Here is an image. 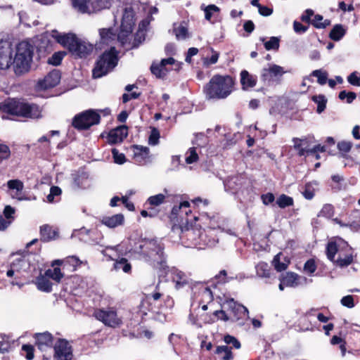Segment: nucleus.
Masks as SVG:
<instances>
[{"mask_svg":"<svg viewBox=\"0 0 360 360\" xmlns=\"http://www.w3.org/2000/svg\"><path fill=\"white\" fill-rule=\"evenodd\" d=\"M198 222L194 221L188 226H183L184 229L175 233L179 236L182 245L186 248L198 249L213 246L217 240L214 236L210 235V230L202 229Z\"/></svg>","mask_w":360,"mask_h":360,"instance_id":"nucleus-1","label":"nucleus"},{"mask_svg":"<svg viewBox=\"0 0 360 360\" xmlns=\"http://www.w3.org/2000/svg\"><path fill=\"white\" fill-rule=\"evenodd\" d=\"M139 252L146 257L153 268L160 271V276H165L169 271L164 255V245L158 239L142 240L139 246Z\"/></svg>","mask_w":360,"mask_h":360,"instance_id":"nucleus-2","label":"nucleus"},{"mask_svg":"<svg viewBox=\"0 0 360 360\" xmlns=\"http://www.w3.org/2000/svg\"><path fill=\"white\" fill-rule=\"evenodd\" d=\"M235 81L229 75H214L204 86L203 92L208 100L224 99L233 91Z\"/></svg>","mask_w":360,"mask_h":360,"instance_id":"nucleus-3","label":"nucleus"},{"mask_svg":"<svg viewBox=\"0 0 360 360\" xmlns=\"http://www.w3.org/2000/svg\"><path fill=\"white\" fill-rule=\"evenodd\" d=\"M172 223V232L174 233L184 229L194 221H199L198 217L194 216L191 208V204H179L174 205L169 216Z\"/></svg>","mask_w":360,"mask_h":360,"instance_id":"nucleus-4","label":"nucleus"},{"mask_svg":"<svg viewBox=\"0 0 360 360\" xmlns=\"http://www.w3.org/2000/svg\"><path fill=\"white\" fill-rule=\"evenodd\" d=\"M4 112L30 119H39L42 117V109L34 103H27L17 100L9 101L2 105Z\"/></svg>","mask_w":360,"mask_h":360,"instance_id":"nucleus-5","label":"nucleus"},{"mask_svg":"<svg viewBox=\"0 0 360 360\" xmlns=\"http://www.w3.org/2000/svg\"><path fill=\"white\" fill-rule=\"evenodd\" d=\"M32 54V46L28 42L22 41L18 44L13 60V69L16 75H20L30 70Z\"/></svg>","mask_w":360,"mask_h":360,"instance_id":"nucleus-6","label":"nucleus"},{"mask_svg":"<svg viewBox=\"0 0 360 360\" xmlns=\"http://www.w3.org/2000/svg\"><path fill=\"white\" fill-rule=\"evenodd\" d=\"M57 40L67 47L73 55L80 58L85 57L93 50V46L91 44L78 39L74 34L60 35Z\"/></svg>","mask_w":360,"mask_h":360,"instance_id":"nucleus-7","label":"nucleus"},{"mask_svg":"<svg viewBox=\"0 0 360 360\" xmlns=\"http://www.w3.org/2000/svg\"><path fill=\"white\" fill-rule=\"evenodd\" d=\"M134 17V13L133 9L131 8H126L122 19L120 31L117 34L118 41L126 49H131L136 46V45L131 46L129 41L135 23Z\"/></svg>","mask_w":360,"mask_h":360,"instance_id":"nucleus-8","label":"nucleus"},{"mask_svg":"<svg viewBox=\"0 0 360 360\" xmlns=\"http://www.w3.org/2000/svg\"><path fill=\"white\" fill-rule=\"evenodd\" d=\"M117 58L115 47H111L109 51H105L100 57L96 63V66L93 70V76L99 78L106 75L117 65Z\"/></svg>","mask_w":360,"mask_h":360,"instance_id":"nucleus-9","label":"nucleus"},{"mask_svg":"<svg viewBox=\"0 0 360 360\" xmlns=\"http://www.w3.org/2000/svg\"><path fill=\"white\" fill-rule=\"evenodd\" d=\"M219 303L221 307L226 304L228 309L231 311L233 314L232 321H238L240 320H245L249 317V311L246 307L236 301L229 295L223 294L222 296L217 297Z\"/></svg>","mask_w":360,"mask_h":360,"instance_id":"nucleus-10","label":"nucleus"},{"mask_svg":"<svg viewBox=\"0 0 360 360\" xmlns=\"http://www.w3.org/2000/svg\"><path fill=\"white\" fill-rule=\"evenodd\" d=\"M93 316L104 325L111 328L120 327L122 323V317L117 315V310L114 307L106 309H96Z\"/></svg>","mask_w":360,"mask_h":360,"instance_id":"nucleus-11","label":"nucleus"},{"mask_svg":"<svg viewBox=\"0 0 360 360\" xmlns=\"http://www.w3.org/2000/svg\"><path fill=\"white\" fill-rule=\"evenodd\" d=\"M100 115L94 110H86L77 115L72 120V126L77 129H87L99 123Z\"/></svg>","mask_w":360,"mask_h":360,"instance_id":"nucleus-12","label":"nucleus"},{"mask_svg":"<svg viewBox=\"0 0 360 360\" xmlns=\"http://www.w3.org/2000/svg\"><path fill=\"white\" fill-rule=\"evenodd\" d=\"M164 297L165 295L161 291L159 285H157L155 290L153 292L146 295V298L141 301L140 304L141 310H143L144 314H146L145 310H148L152 312H157L155 310V307H153L150 303L151 300L157 302L163 300L169 307H172L174 304L173 299L169 296H167L165 299L164 298Z\"/></svg>","mask_w":360,"mask_h":360,"instance_id":"nucleus-13","label":"nucleus"},{"mask_svg":"<svg viewBox=\"0 0 360 360\" xmlns=\"http://www.w3.org/2000/svg\"><path fill=\"white\" fill-rule=\"evenodd\" d=\"M72 4L82 13H91L109 8L110 0H72Z\"/></svg>","mask_w":360,"mask_h":360,"instance_id":"nucleus-14","label":"nucleus"},{"mask_svg":"<svg viewBox=\"0 0 360 360\" xmlns=\"http://www.w3.org/2000/svg\"><path fill=\"white\" fill-rule=\"evenodd\" d=\"M117 247H107L105 250L102 251L103 255L108 258V260L114 261L113 267L115 270H122L124 273L131 272V265L126 258L120 257L117 252Z\"/></svg>","mask_w":360,"mask_h":360,"instance_id":"nucleus-15","label":"nucleus"},{"mask_svg":"<svg viewBox=\"0 0 360 360\" xmlns=\"http://www.w3.org/2000/svg\"><path fill=\"white\" fill-rule=\"evenodd\" d=\"M53 349L56 360H72L73 358L72 347L65 339L58 338Z\"/></svg>","mask_w":360,"mask_h":360,"instance_id":"nucleus-16","label":"nucleus"},{"mask_svg":"<svg viewBox=\"0 0 360 360\" xmlns=\"http://www.w3.org/2000/svg\"><path fill=\"white\" fill-rule=\"evenodd\" d=\"M8 193L13 198L17 200H32V198L26 197L23 191L24 184L19 179L9 180L7 182Z\"/></svg>","mask_w":360,"mask_h":360,"instance_id":"nucleus-17","label":"nucleus"},{"mask_svg":"<svg viewBox=\"0 0 360 360\" xmlns=\"http://www.w3.org/2000/svg\"><path fill=\"white\" fill-rule=\"evenodd\" d=\"M60 80V73L58 70H53L48 73L44 79H39L37 88L39 90H45L56 86Z\"/></svg>","mask_w":360,"mask_h":360,"instance_id":"nucleus-18","label":"nucleus"},{"mask_svg":"<svg viewBox=\"0 0 360 360\" xmlns=\"http://www.w3.org/2000/svg\"><path fill=\"white\" fill-rule=\"evenodd\" d=\"M175 63L176 60L172 57L162 59L160 63H153L150 66V71L157 78H164L169 72V70L166 66L167 65H174Z\"/></svg>","mask_w":360,"mask_h":360,"instance_id":"nucleus-19","label":"nucleus"},{"mask_svg":"<svg viewBox=\"0 0 360 360\" xmlns=\"http://www.w3.org/2000/svg\"><path fill=\"white\" fill-rule=\"evenodd\" d=\"M199 219L200 221H203V223H206L207 221H209V225L206 230H210V235L215 237L213 233L214 229H219L221 226V217H220L219 214L212 213V214H210L208 212H202Z\"/></svg>","mask_w":360,"mask_h":360,"instance_id":"nucleus-20","label":"nucleus"},{"mask_svg":"<svg viewBox=\"0 0 360 360\" xmlns=\"http://www.w3.org/2000/svg\"><path fill=\"white\" fill-rule=\"evenodd\" d=\"M33 337L35 340V345L40 350L51 347L53 345L54 338L53 335L48 331L35 333Z\"/></svg>","mask_w":360,"mask_h":360,"instance_id":"nucleus-21","label":"nucleus"},{"mask_svg":"<svg viewBox=\"0 0 360 360\" xmlns=\"http://www.w3.org/2000/svg\"><path fill=\"white\" fill-rule=\"evenodd\" d=\"M173 202H188L189 198L186 195H176L174 196L167 195L163 194H158L150 196L148 199V202H162L164 200Z\"/></svg>","mask_w":360,"mask_h":360,"instance_id":"nucleus-22","label":"nucleus"},{"mask_svg":"<svg viewBox=\"0 0 360 360\" xmlns=\"http://www.w3.org/2000/svg\"><path fill=\"white\" fill-rule=\"evenodd\" d=\"M284 73L285 71L282 67L274 64L267 68H264L261 77L264 81H270L281 77Z\"/></svg>","mask_w":360,"mask_h":360,"instance_id":"nucleus-23","label":"nucleus"},{"mask_svg":"<svg viewBox=\"0 0 360 360\" xmlns=\"http://www.w3.org/2000/svg\"><path fill=\"white\" fill-rule=\"evenodd\" d=\"M101 223L110 229H115L124 224V216L122 213L112 216H103L100 220Z\"/></svg>","mask_w":360,"mask_h":360,"instance_id":"nucleus-24","label":"nucleus"},{"mask_svg":"<svg viewBox=\"0 0 360 360\" xmlns=\"http://www.w3.org/2000/svg\"><path fill=\"white\" fill-rule=\"evenodd\" d=\"M13 53L9 46L0 48V69L7 70L13 67Z\"/></svg>","mask_w":360,"mask_h":360,"instance_id":"nucleus-25","label":"nucleus"},{"mask_svg":"<svg viewBox=\"0 0 360 360\" xmlns=\"http://www.w3.org/2000/svg\"><path fill=\"white\" fill-rule=\"evenodd\" d=\"M40 240L43 243L50 242L59 237V232L49 224H44L39 229Z\"/></svg>","mask_w":360,"mask_h":360,"instance_id":"nucleus-26","label":"nucleus"},{"mask_svg":"<svg viewBox=\"0 0 360 360\" xmlns=\"http://www.w3.org/2000/svg\"><path fill=\"white\" fill-rule=\"evenodd\" d=\"M127 134L128 129L127 126L122 125L110 131L108 136L109 141L112 143L122 142L123 139L127 137Z\"/></svg>","mask_w":360,"mask_h":360,"instance_id":"nucleus-27","label":"nucleus"},{"mask_svg":"<svg viewBox=\"0 0 360 360\" xmlns=\"http://www.w3.org/2000/svg\"><path fill=\"white\" fill-rule=\"evenodd\" d=\"M172 280L175 283V288L180 289L189 285L190 280L185 273L178 269L172 271Z\"/></svg>","mask_w":360,"mask_h":360,"instance_id":"nucleus-28","label":"nucleus"},{"mask_svg":"<svg viewBox=\"0 0 360 360\" xmlns=\"http://www.w3.org/2000/svg\"><path fill=\"white\" fill-rule=\"evenodd\" d=\"M214 354L219 360H233L235 358L232 347L228 345L217 346Z\"/></svg>","mask_w":360,"mask_h":360,"instance_id":"nucleus-29","label":"nucleus"},{"mask_svg":"<svg viewBox=\"0 0 360 360\" xmlns=\"http://www.w3.org/2000/svg\"><path fill=\"white\" fill-rule=\"evenodd\" d=\"M101 43L111 45L114 41H117V34H116L112 28H103L99 30Z\"/></svg>","mask_w":360,"mask_h":360,"instance_id":"nucleus-30","label":"nucleus"},{"mask_svg":"<svg viewBox=\"0 0 360 360\" xmlns=\"http://www.w3.org/2000/svg\"><path fill=\"white\" fill-rule=\"evenodd\" d=\"M280 276L285 283V287L296 288L300 284L299 280L300 276L295 272L288 271L285 274H281Z\"/></svg>","mask_w":360,"mask_h":360,"instance_id":"nucleus-31","label":"nucleus"},{"mask_svg":"<svg viewBox=\"0 0 360 360\" xmlns=\"http://www.w3.org/2000/svg\"><path fill=\"white\" fill-rule=\"evenodd\" d=\"M207 314L205 315V319H204V322L205 323H213L219 320L224 321L225 322L229 321L231 318L227 315L225 311L223 309L216 310L213 312L212 316H210L208 319H207Z\"/></svg>","mask_w":360,"mask_h":360,"instance_id":"nucleus-32","label":"nucleus"},{"mask_svg":"<svg viewBox=\"0 0 360 360\" xmlns=\"http://www.w3.org/2000/svg\"><path fill=\"white\" fill-rule=\"evenodd\" d=\"M35 283L38 290L42 292H50L52 291L53 284L46 275L42 276L40 274V275L37 277Z\"/></svg>","mask_w":360,"mask_h":360,"instance_id":"nucleus-33","label":"nucleus"},{"mask_svg":"<svg viewBox=\"0 0 360 360\" xmlns=\"http://www.w3.org/2000/svg\"><path fill=\"white\" fill-rule=\"evenodd\" d=\"M240 83L243 89L254 87L256 85V77L250 75L246 70H243L240 72Z\"/></svg>","mask_w":360,"mask_h":360,"instance_id":"nucleus-34","label":"nucleus"},{"mask_svg":"<svg viewBox=\"0 0 360 360\" xmlns=\"http://www.w3.org/2000/svg\"><path fill=\"white\" fill-rule=\"evenodd\" d=\"M237 278V277H229L226 270H221L214 277L212 278V285L216 286L217 284H224L231 280Z\"/></svg>","mask_w":360,"mask_h":360,"instance_id":"nucleus-35","label":"nucleus"},{"mask_svg":"<svg viewBox=\"0 0 360 360\" xmlns=\"http://www.w3.org/2000/svg\"><path fill=\"white\" fill-rule=\"evenodd\" d=\"M338 252V245L335 241H329L326 248L327 258L332 262H335V257Z\"/></svg>","mask_w":360,"mask_h":360,"instance_id":"nucleus-36","label":"nucleus"},{"mask_svg":"<svg viewBox=\"0 0 360 360\" xmlns=\"http://www.w3.org/2000/svg\"><path fill=\"white\" fill-rule=\"evenodd\" d=\"M150 206L146 210L141 211V214L143 217H154L159 214L160 205L161 204H149Z\"/></svg>","mask_w":360,"mask_h":360,"instance_id":"nucleus-37","label":"nucleus"},{"mask_svg":"<svg viewBox=\"0 0 360 360\" xmlns=\"http://www.w3.org/2000/svg\"><path fill=\"white\" fill-rule=\"evenodd\" d=\"M257 275L262 278H269L271 275V269L266 262H259L256 266Z\"/></svg>","mask_w":360,"mask_h":360,"instance_id":"nucleus-38","label":"nucleus"},{"mask_svg":"<svg viewBox=\"0 0 360 360\" xmlns=\"http://www.w3.org/2000/svg\"><path fill=\"white\" fill-rule=\"evenodd\" d=\"M45 275L57 283H60L61 279L64 277V274L61 272L59 267H55L53 269H49L46 270Z\"/></svg>","mask_w":360,"mask_h":360,"instance_id":"nucleus-39","label":"nucleus"},{"mask_svg":"<svg viewBox=\"0 0 360 360\" xmlns=\"http://www.w3.org/2000/svg\"><path fill=\"white\" fill-rule=\"evenodd\" d=\"M345 30L342 25H335L329 34V37L334 41H339L345 34Z\"/></svg>","mask_w":360,"mask_h":360,"instance_id":"nucleus-40","label":"nucleus"},{"mask_svg":"<svg viewBox=\"0 0 360 360\" xmlns=\"http://www.w3.org/2000/svg\"><path fill=\"white\" fill-rule=\"evenodd\" d=\"M82 264V262L76 256H69L64 259V267L70 266L72 267V271H76Z\"/></svg>","mask_w":360,"mask_h":360,"instance_id":"nucleus-41","label":"nucleus"},{"mask_svg":"<svg viewBox=\"0 0 360 360\" xmlns=\"http://www.w3.org/2000/svg\"><path fill=\"white\" fill-rule=\"evenodd\" d=\"M224 342L226 343L225 345H228L232 349H238L241 347L240 341L234 336L231 335H225L223 338Z\"/></svg>","mask_w":360,"mask_h":360,"instance_id":"nucleus-42","label":"nucleus"},{"mask_svg":"<svg viewBox=\"0 0 360 360\" xmlns=\"http://www.w3.org/2000/svg\"><path fill=\"white\" fill-rule=\"evenodd\" d=\"M354 256L352 253L346 255L343 258L339 257L335 262L340 267H347L353 263Z\"/></svg>","mask_w":360,"mask_h":360,"instance_id":"nucleus-43","label":"nucleus"},{"mask_svg":"<svg viewBox=\"0 0 360 360\" xmlns=\"http://www.w3.org/2000/svg\"><path fill=\"white\" fill-rule=\"evenodd\" d=\"M21 350L27 360H32L34 358V347L30 344H24L22 345Z\"/></svg>","mask_w":360,"mask_h":360,"instance_id":"nucleus-44","label":"nucleus"},{"mask_svg":"<svg viewBox=\"0 0 360 360\" xmlns=\"http://www.w3.org/2000/svg\"><path fill=\"white\" fill-rule=\"evenodd\" d=\"M312 100L317 104V112L321 113L325 110L327 102L325 96L323 95L314 96Z\"/></svg>","mask_w":360,"mask_h":360,"instance_id":"nucleus-45","label":"nucleus"},{"mask_svg":"<svg viewBox=\"0 0 360 360\" xmlns=\"http://www.w3.org/2000/svg\"><path fill=\"white\" fill-rule=\"evenodd\" d=\"M311 75L317 77L318 82L321 85H323L326 83L328 79V73L326 71L321 70H316L311 72Z\"/></svg>","mask_w":360,"mask_h":360,"instance_id":"nucleus-46","label":"nucleus"},{"mask_svg":"<svg viewBox=\"0 0 360 360\" xmlns=\"http://www.w3.org/2000/svg\"><path fill=\"white\" fill-rule=\"evenodd\" d=\"M317 269V265L314 259H308L304 265V271L309 275L313 274Z\"/></svg>","mask_w":360,"mask_h":360,"instance_id":"nucleus-47","label":"nucleus"},{"mask_svg":"<svg viewBox=\"0 0 360 360\" xmlns=\"http://www.w3.org/2000/svg\"><path fill=\"white\" fill-rule=\"evenodd\" d=\"M65 55V53L63 51L56 52L48 59V63L53 65H58L60 64Z\"/></svg>","mask_w":360,"mask_h":360,"instance_id":"nucleus-48","label":"nucleus"},{"mask_svg":"<svg viewBox=\"0 0 360 360\" xmlns=\"http://www.w3.org/2000/svg\"><path fill=\"white\" fill-rule=\"evenodd\" d=\"M272 264L274 266V269L278 272H281L285 271L288 268V264H285L280 261V254L276 255L273 259Z\"/></svg>","mask_w":360,"mask_h":360,"instance_id":"nucleus-49","label":"nucleus"},{"mask_svg":"<svg viewBox=\"0 0 360 360\" xmlns=\"http://www.w3.org/2000/svg\"><path fill=\"white\" fill-rule=\"evenodd\" d=\"M334 215V207L332 204H324L320 212V216L331 218Z\"/></svg>","mask_w":360,"mask_h":360,"instance_id":"nucleus-50","label":"nucleus"},{"mask_svg":"<svg viewBox=\"0 0 360 360\" xmlns=\"http://www.w3.org/2000/svg\"><path fill=\"white\" fill-rule=\"evenodd\" d=\"M323 16L321 15H316L314 19L313 20V25L316 28H325L328 25H330V21L326 20L324 22H322Z\"/></svg>","mask_w":360,"mask_h":360,"instance_id":"nucleus-51","label":"nucleus"},{"mask_svg":"<svg viewBox=\"0 0 360 360\" xmlns=\"http://www.w3.org/2000/svg\"><path fill=\"white\" fill-rule=\"evenodd\" d=\"M264 47L266 50H277L279 48V39L272 37L268 41L264 42Z\"/></svg>","mask_w":360,"mask_h":360,"instance_id":"nucleus-52","label":"nucleus"},{"mask_svg":"<svg viewBox=\"0 0 360 360\" xmlns=\"http://www.w3.org/2000/svg\"><path fill=\"white\" fill-rule=\"evenodd\" d=\"M198 160V156L195 148H190L186 153V162L188 164H191Z\"/></svg>","mask_w":360,"mask_h":360,"instance_id":"nucleus-53","label":"nucleus"},{"mask_svg":"<svg viewBox=\"0 0 360 360\" xmlns=\"http://www.w3.org/2000/svg\"><path fill=\"white\" fill-rule=\"evenodd\" d=\"M4 216L7 221H13L15 218V209L9 205L5 206L4 211Z\"/></svg>","mask_w":360,"mask_h":360,"instance_id":"nucleus-54","label":"nucleus"},{"mask_svg":"<svg viewBox=\"0 0 360 360\" xmlns=\"http://www.w3.org/2000/svg\"><path fill=\"white\" fill-rule=\"evenodd\" d=\"M314 185H316V184H314ZM315 188L314 187V184L310 183L307 184L305 186V189L303 192V195L304 198L309 200H311L314 195Z\"/></svg>","mask_w":360,"mask_h":360,"instance_id":"nucleus-55","label":"nucleus"},{"mask_svg":"<svg viewBox=\"0 0 360 360\" xmlns=\"http://www.w3.org/2000/svg\"><path fill=\"white\" fill-rule=\"evenodd\" d=\"M11 155L9 147L3 143H0V160H7Z\"/></svg>","mask_w":360,"mask_h":360,"instance_id":"nucleus-56","label":"nucleus"},{"mask_svg":"<svg viewBox=\"0 0 360 360\" xmlns=\"http://www.w3.org/2000/svg\"><path fill=\"white\" fill-rule=\"evenodd\" d=\"M212 52L213 53L212 56L210 58H203V64L205 66L208 67L210 65L215 64L219 58V53L216 51H214L212 49Z\"/></svg>","mask_w":360,"mask_h":360,"instance_id":"nucleus-57","label":"nucleus"},{"mask_svg":"<svg viewBox=\"0 0 360 360\" xmlns=\"http://www.w3.org/2000/svg\"><path fill=\"white\" fill-rule=\"evenodd\" d=\"M174 32L178 39H184L186 37L188 34L187 29L182 25H180L178 27L175 28Z\"/></svg>","mask_w":360,"mask_h":360,"instance_id":"nucleus-58","label":"nucleus"},{"mask_svg":"<svg viewBox=\"0 0 360 360\" xmlns=\"http://www.w3.org/2000/svg\"><path fill=\"white\" fill-rule=\"evenodd\" d=\"M307 314L308 313L305 314L304 316L301 317L300 320V323L305 330L313 331L314 329L311 326V323L309 322V321L308 320Z\"/></svg>","mask_w":360,"mask_h":360,"instance_id":"nucleus-59","label":"nucleus"},{"mask_svg":"<svg viewBox=\"0 0 360 360\" xmlns=\"http://www.w3.org/2000/svg\"><path fill=\"white\" fill-rule=\"evenodd\" d=\"M61 189L58 186H52L50 188V193L47 195V200L49 202L54 200L55 196H58L61 194Z\"/></svg>","mask_w":360,"mask_h":360,"instance_id":"nucleus-60","label":"nucleus"},{"mask_svg":"<svg viewBox=\"0 0 360 360\" xmlns=\"http://www.w3.org/2000/svg\"><path fill=\"white\" fill-rule=\"evenodd\" d=\"M160 138V133L158 129L153 128L151 130L150 135L148 139V142L150 145L155 146L158 143Z\"/></svg>","mask_w":360,"mask_h":360,"instance_id":"nucleus-61","label":"nucleus"},{"mask_svg":"<svg viewBox=\"0 0 360 360\" xmlns=\"http://www.w3.org/2000/svg\"><path fill=\"white\" fill-rule=\"evenodd\" d=\"M341 304L348 308H352L354 306V297L352 295H346L341 299Z\"/></svg>","mask_w":360,"mask_h":360,"instance_id":"nucleus-62","label":"nucleus"},{"mask_svg":"<svg viewBox=\"0 0 360 360\" xmlns=\"http://www.w3.org/2000/svg\"><path fill=\"white\" fill-rule=\"evenodd\" d=\"M219 11V8L217 6H216L215 5L212 4V5L207 6L205 9V18L207 20H210L212 18V12Z\"/></svg>","mask_w":360,"mask_h":360,"instance_id":"nucleus-63","label":"nucleus"},{"mask_svg":"<svg viewBox=\"0 0 360 360\" xmlns=\"http://www.w3.org/2000/svg\"><path fill=\"white\" fill-rule=\"evenodd\" d=\"M352 144L349 141H341L338 143V149L344 153H348L352 148Z\"/></svg>","mask_w":360,"mask_h":360,"instance_id":"nucleus-64","label":"nucleus"}]
</instances>
